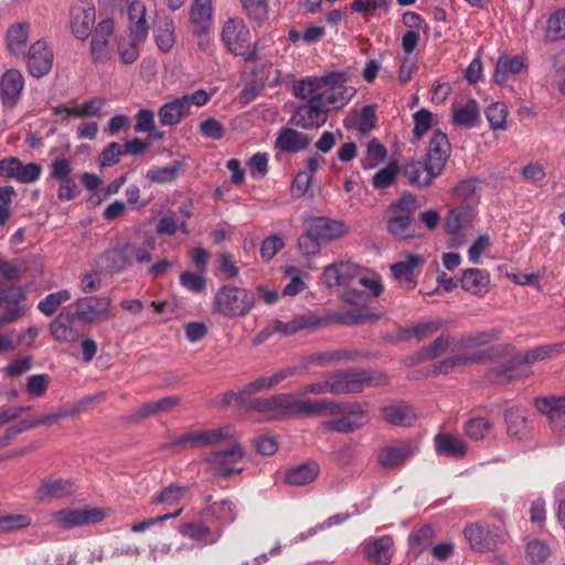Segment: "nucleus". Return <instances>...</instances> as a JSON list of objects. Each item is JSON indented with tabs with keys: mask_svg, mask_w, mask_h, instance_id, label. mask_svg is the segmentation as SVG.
Segmentation results:
<instances>
[{
	"mask_svg": "<svg viewBox=\"0 0 565 565\" xmlns=\"http://www.w3.org/2000/svg\"><path fill=\"white\" fill-rule=\"evenodd\" d=\"M347 72H329L322 76H309L292 85V94L302 100L290 121L302 129H316L328 120V114L343 108L355 95V88L348 86Z\"/></svg>",
	"mask_w": 565,
	"mask_h": 565,
	"instance_id": "obj_1",
	"label": "nucleus"
},
{
	"mask_svg": "<svg viewBox=\"0 0 565 565\" xmlns=\"http://www.w3.org/2000/svg\"><path fill=\"white\" fill-rule=\"evenodd\" d=\"M388 384V377L381 371L340 370L327 376L324 381L305 384L299 395H347L362 392L365 387H377Z\"/></svg>",
	"mask_w": 565,
	"mask_h": 565,
	"instance_id": "obj_2",
	"label": "nucleus"
},
{
	"mask_svg": "<svg viewBox=\"0 0 565 565\" xmlns=\"http://www.w3.org/2000/svg\"><path fill=\"white\" fill-rule=\"evenodd\" d=\"M417 199L411 193L403 194L392 203L385 214L386 230L397 241H411L420 237L415 212Z\"/></svg>",
	"mask_w": 565,
	"mask_h": 565,
	"instance_id": "obj_3",
	"label": "nucleus"
},
{
	"mask_svg": "<svg viewBox=\"0 0 565 565\" xmlns=\"http://www.w3.org/2000/svg\"><path fill=\"white\" fill-rule=\"evenodd\" d=\"M255 302L253 291L233 285H225L214 295L213 311L224 318L245 317L250 312Z\"/></svg>",
	"mask_w": 565,
	"mask_h": 565,
	"instance_id": "obj_4",
	"label": "nucleus"
},
{
	"mask_svg": "<svg viewBox=\"0 0 565 565\" xmlns=\"http://www.w3.org/2000/svg\"><path fill=\"white\" fill-rule=\"evenodd\" d=\"M221 36L228 51L234 55L242 56L248 63L259 60L260 47L257 42L252 47L249 46L250 32L242 19L227 20Z\"/></svg>",
	"mask_w": 565,
	"mask_h": 565,
	"instance_id": "obj_5",
	"label": "nucleus"
},
{
	"mask_svg": "<svg viewBox=\"0 0 565 565\" xmlns=\"http://www.w3.org/2000/svg\"><path fill=\"white\" fill-rule=\"evenodd\" d=\"M338 408L330 416L335 419L322 423L327 431L350 434L367 425L371 420L370 412L360 403L338 402Z\"/></svg>",
	"mask_w": 565,
	"mask_h": 565,
	"instance_id": "obj_6",
	"label": "nucleus"
},
{
	"mask_svg": "<svg viewBox=\"0 0 565 565\" xmlns=\"http://www.w3.org/2000/svg\"><path fill=\"white\" fill-rule=\"evenodd\" d=\"M504 345L510 347V350L504 354L495 355L493 360L505 359L507 361L489 370L487 375L488 381L494 385L507 384L526 377L532 373L530 369L525 367L521 353L515 352L511 344Z\"/></svg>",
	"mask_w": 565,
	"mask_h": 565,
	"instance_id": "obj_7",
	"label": "nucleus"
},
{
	"mask_svg": "<svg viewBox=\"0 0 565 565\" xmlns=\"http://www.w3.org/2000/svg\"><path fill=\"white\" fill-rule=\"evenodd\" d=\"M294 394L279 393L269 397L254 398L248 402V411L257 412L267 420H281L292 417Z\"/></svg>",
	"mask_w": 565,
	"mask_h": 565,
	"instance_id": "obj_8",
	"label": "nucleus"
},
{
	"mask_svg": "<svg viewBox=\"0 0 565 565\" xmlns=\"http://www.w3.org/2000/svg\"><path fill=\"white\" fill-rule=\"evenodd\" d=\"M106 513L99 508L62 509L52 514L55 525L62 530H71L76 526L96 524L103 521Z\"/></svg>",
	"mask_w": 565,
	"mask_h": 565,
	"instance_id": "obj_9",
	"label": "nucleus"
},
{
	"mask_svg": "<svg viewBox=\"0 0 565 565\" xmlns=\"http://www.w3.org/2000/svg\"><path fill=\"white\" fill-rule=\"evenodd\" d=\"M228 426L201 433H189L173 438L162 446L163 449H185L189 447L211 446L231 437Z\"/></svg>",
	"mask_w": 565,
	"mask_h": 565,
	"instance_id": "obj_10",
	"label": "nucleus"
},
{
	"mask_svg": "<svg viewBox=\"0 0 565 565\" xmlns=\"http://www.w3.org/2000/svg\"><path fill=\"white\" fill-rule=\"evenodd\" d=\"M463 535L477 552L493 551L503 543V534L498 527L483 526L480 523L467 525Z\"/></svg>",
	"mask_w": 565,
	"mask_h": 565,
	"instance_id": "obj_11",
	"label": "nucleus"
},
{
	"mask_svg": "<svg viewBox=\"0 0 565 565\" xmlns=\"http://www.w3.org/2000/svg\"><path fill=\"white\" fill-rule=\"evenodd\" d=\"M22 56L30 75L35 78L47 75L53 67L54 55L45 41H35Z\"/></svg>",
	"mask_w": 565,
	"mask_h": 565,
	"instance_id": "obj_12",
	"label": "nucleus"
},
{
	"mask_svg": "<svg viewBox=\"0 0 565 565\" xmlns=\"http://www.w3.org/2000/svg\"><path fill=\"white\" fill-rule=\"evenodd\" d=\"M110 305L109 297H83L76 300L74 315L83 323H97L108 319Z\"/></svg>",
	"mask_w": 565,
	"mask_h": 565,
	"instance_id": "obj_13",
	"label": "nucleus"
},
{
	"mask_svg": "<svg viewBox=\"0 0 565 565\" xmlns=\"http://www.w3.org/2000/svg\"><path fill=\"white\" fill-rule=\"evenodd\" d=\"M418 450L412 440H396L382 447L377 454V462L385 469H393L405 465Z\"/></svg>",
	"mask_w": 565,
	"mask_h": 565,
	"instance_id": "obj_14",
	"label": "nucleus"
},
{
	"mask_svg": "<svg viewBox=\"0 0 565 565\" xmlns=\"http://www.w3.org/2000/svg\"><path fill=\"white\" fill-rule=\"evenodd\" d=\"M508 350H510V347L494 345L472 354H458L441 361L435 366V369L438 373L448 374L455 369L462 367L468 364L487 362L495 355L504 354Z\"/></svg>",
	"mask_w": 565,
	"mask_h": 565,
	"instance_id": "obj_15",
	"label": "nucleus"
},
{
	"mask_svg": "<svg viewBox=\"0 0 565 565\" xmlns=\"http://www.w3.org/2000/svg\"><path fill=\"white\" fill-rule=\"evenodd\" d=\"M451 146L446 134L436 130L431 136L424 160L431 174L440 175L450 158Z\"/></svg>",
	"mask_w": 565,
	"mask_h": 565,
	"instance_id": "obj_16",
	"label": "nucleus"
},
{
	"mask_svg": "<svg viewBox=\"0 0 565 565\" xmlns=\"http://www.w3.org/2000/svg\"><path fill=\"white\" fill-rule=\"evenodd\" d=\"M361 267L352 262H335L324 267L321 280L328 287L345 286L355 282Z\"/></svg>",
	"mask_w": 565,
	"mask_h": 565,
	"instance_id": "obj_17",
	"label": "nucleus"
},
{
	"mask_svg": "<svg viewBox=\"0 0 565 565\" xmlns=\"http://www.w3.org/2000/svg\"><path fill=\"white\" fill-rule=\"evenodd\" d=\"M114 33V20H102L95 28L90 41V56L94 63H104L110 56L109 38Z\"/></svg>",
	"mask_w": 565,
	"mask_h": 565,
	"instance_id": "obj_18",
	"label": "nucleus"
},
{
	"mask_svg": "<svg viewBox=\"0 0 565 565\" xmlns=\"http://www.w3.org/2000/svg\"><path fill=\"white\" fill-rule=\"evenodd\" d=\"M473 216L475 211L469 205H460L449 211L445 221L446 232L452 235L449 247H458L462 244V237L458 234L471 224Z\"/></svg>",
	"mask_w": 565,
	"mask_h": 565,
	"instance_id": "obj_19",
	"label": "nucleus"
},
{
	"mask_svg": "<svg viewBox=\"0 0 565 565\" xmlns=\"http://www.w3.org/2000/svg\"><path fill=\"white\" fill-rule=\"evenodd\" d=\"M53 339L60 343H73L81 339L82 332L77 327L74 313H60L49 326Z\"/></svg>",
	"mask_w": 565,
	"mask_h": 565,
	"instance_id": "obj_20",
	"label": "nucleus"
},
{
	"mask_svg": "<svg viewBox=\"0 0 565 565\" xmlns=\"http://www.w3.org/2000/svg\"><path fill=\"white\" fill-rule=\"evenodd\" d=\"M77 492L76 484L68 479L43 480L35 491V499L40 502L68 498Z\"/></svg>",
	"mask_w": 565,
	"mask_h": 565,
	"instance_id": "obj_21",
	"label": "nucleus"
},
{
	"mask_svg": "<svg viewBox=\"0 0 565 565\" xmlns=\"http://www.w3.org/2000/svg\"><path fill=\"white\" fill-rule=\"evenodd\" d=\"M24 88V76L18 70L7 71L0 78V99L4 107H14Z\"/></svg>",
	"mask_w": 565,
	"mask_h": 565,
	"instance_id": "obj_22",
	"label": "nucleus"
},
{
	"mask_svg": "<svg viewBox=\"0 0 565 565\" xmlns=\"http://www.w3.org/2000/svg\"><path fill=\"white\" fill-rule=\"evenodd\" d=\"M534 406L547 417L553 429H565V395L539 397Z\"/></svg>",
	"mask_w": 565,
	"mask_h": 565,
	"instance_id": "obj_23",
	"label": "nucleus"
},
{
	"mask_svg": "<svg viewBox=\"0 0 565 565\" xmlns=\"http://www.w3.org/2000/svg\"><path fill=\"white\" fill-rule=\"evenodd\" d=\"M306 223L311 227V233L317 235L322 243L339 239L349 232L342 221L324 216H311Z\"/></svg>",
	"mask_w": 565,
	"mask_h": 565,
	"instance_id": "obj_24",
	"label": "nucleus"
},
{
	"mask_svg": "<svg viewBox=\"0 0 565 565\" xmlns=\"http://www.w3.org/2000/svg\"><path fill=\"white\" fill-rule=\"evenodd\" d=\"M380 416L383 422L397 427L412 426L417 419L414 408L405 402H396L382 407Z\"/></svg>",
	"mask_w": 565,
	"mask_h": 565,
	"instance_id": "obj_25",
	"label": "nucleus"
},
{
	"mask_svg": "<svg viewBox=\"0 0 565 565\" xmlns=\"http://www.w3.org/2000/svg\"><path fill=\"white\" fill-rule=\"evenodd\" d=\"M338 402L330 399H300L294 395V416H330L338 408Z\"/></svg>",
	"mask_w": 565,
	"mask_h": 565,
	"instance_id": "obj_26",
	"label": "nucleus"
},
{
	"mask_svg": "<svg viewBox=\"0 0 565 565\" xmlns=\"http://www.w3.org/2000/svg\"><path fill=\"white\" fill-rule=\"evenodd\" d=\"M181 404L177 395L166 396L159 401L142 404L131 414L132 422H141L148 417L170 413Z\"/></svg>",
	"mask_w": 565,
	"mask_h": 565,
	"instance_id": "obj_27",
	"label": "nucleus"
},
{
	"mask_svg": "<svg viewBox=\"0 0 565 565\" xmlns=\"http://www.w3.org/2000/svg\"><path fill=\"white\" fill-rule=\"evenodd\" d=\"M366 557L376 565H390L392 559L393 540L388 535L369 539L364 542Z\"/></svg>",
	"mask_w": 565,
	"mask_h": 565,
	"instance_id": "obj_28",
	"label": "nucleus"
},
{
	"mask_svg": "<svg viewBox=\"0 0 565 565\" xmlns=\"http://www.w3.org/2000/svg\"><path fill=\"white\" fill-rule=\"evenodd\" d=\"M401 174L411 185L427 188L438 174H431L426 161H409L401 167Z\"/></svg>",
	"mask_w": 565,
	"mask_h": 565,
	"instance_id": "obj_29",
	"label": "nucleus"
},
{
	"mask_svg": "<svg viewBox=\"0 0 565 565\" xmlns=\"http://www.w3.org/2000/svg\"><path fill=\"white\" fill-rule=\"evenodd\" d=\"M310 137L292 128H282L278 132L275 148L282 152L295 153L302 151L310 145Z\"/></svg>",
	"mask_w": 565,
	"mask_h": 565,
	"instance_id": "obj_30",
	"label": "nucleus"
},
{
	"mask_svg": "<svg viewBox=\"0 0 565 565\" xmlns=\"http://www.w3.org/2000/svg\"><path fill=\"white\" fill-rule=\"evenodd\" d=\"M459 281L461 288L472 295L482 297L489 291L490 276L482 269L468 268L463 270Z\"/></svg>",
	"mask_w": 565,
	"mask_h": 565,
	"instance_id": "obj_31",
	"label": "nucleus"
},
{
	"mask_svg": "<svg viewBox=\"0 0 565 565\" xmlns=\"http://www.w3.org/2000/svg\"><path fill=\"white\" fill-rule=\"evenodd\" d=\"M183 536L198 542L201 545L215 544L223 535V529L218 526L214 532L203 523H185L179 527Z\"/></svg>",
	"mask_w": 565,
	"mask_h": 565,
	"instance_id": "obj_32",
	"label": "nucleus"
},
{
	"mask_svg": "<svg viewBox=\"0 0 565 565\" xmlns=\"http://www.w3.org/2000/svg\"><path fill=\"white\" fill-rule=\"evenodd\" d=\"M29 38L30 24L28 22H19L9 26L6 35L9 52L14 56H22L26 52Z\"/></svg>",
	"mask_w": 565,
	"mask_h": 565,
	"instance_id": "obj_33",
	"label": "nucleus"
},
{
	"mask_svg": "<svg viewBox=\"0 0 565 565\" xmlns=\"http://www.w3.org/2000/svg\"><path fill=\"white\" fill-rule=\"evenodd\" d=\"M190 19L193 32L198 35L205 34L212 26V0H194Z\"/></svg>",
	"mask_w": 565,
	"mask_h": 565,
	"instance_id": "obj_34",
	"label": "nucleus"
},
{
	"mask_svg": "<svg viewBox=\"0 0 565 565\" xmlns=\"http://www.w3.org/2000/svg\"><path fill=\"white\" fill-rule=\"evenodd\" d=\"M146 8L141 2L134 1L128 7L129 38L143 42L148 35V24L145 19Z\"/></svg>",
	"mask_w": 565,
	"mask_h": 565,
	"instance_id": "obj_35",
	"label": "nucleus"
},
{
	"mask_svg": "<svg viewBox=\"0 0 565 565\" xmlns=\"http://www.w3.org/2000/svg\"><path fill=\"white\" fill-rule=\"evenodd\" d=\"M95 24V10L93 8L79 9L73 13L71 30L79 41H86L93 34Z\"/></svg>",
	"mask_w": 565,
	"mask_h": 565,
	"instance_id": "obj_36",
	"label": "nucleus"
},
{
	"mask_svg": "<svg viewBox=\"0 0 565 565\" xmlns=\"http://www.w3.org/2000/svg\"><path fill=\"white\" fill-rule=\"evenodd\" d=\"M525 67V63L522 56L502 54L495 63V70L493 74V81L497 84H503L507 82L510 75H518Z\"/></svg>",
	"mask_w": 565,
	"mask_h": 565,
	"instance_id": "obj_37",
	"label": "nucleus"
},
{
	"mask_svg": "<svg viewBox=\"0 0 565 565\" xmlns=\"http://www.w3.org/2000/svg\"><path fill=\"white\" fill-rule=\"evenodd\" d=\"M434 441L438 455L462 458L467 452L466 443L459 437L440 433L435 436Z\"/></svg>",
	"mask_w": 565,
	"mask_h": 565,
	"instance_id": "obj_38",
	"label": "nucleus"
},
{
	"mask_svg": "<svg viewBox=\"0 0 565 565\" xmlns=\"http://www.w3.org/2000/svg\"><path fill=\"white\" fill-rule=\"evenodd\" d=\"M102 398L103 394H99L98 396L95 397L84 398L74 405L63 406L55 413H51L40 417L41 426H51L53 424L58 423L62 419L75 416L79 414L82 411H84L89 404L94 402H99Z\"/></svg>",
	"mask_w": 565,
	"mask_h": 565,
	"instance_id": "obj_39",
	"label": "nucleus"
},
{
	"mask_svg": "<svg viewBox=\"0 0 565 565\" xmlns=\"http://www.w3.org/2000/svg\"><path fill=\"white\" fill-rule=\"evenodd\" d=\"M319 471V465L315 461L301 463L286 471L285 481L290 486H305L315 481Z\"/></svg>",
	"mask_w": 565,
	"mask_h": 565,
	"instance_id": "obj_40",
	"label": "nucleus"
},
{
	"mask_svg": "<svg viewBox=\"0 0 565 565\" xmlns=\"http://www.w3.org/2000/svg\"><path fill=\"white\" fill-rule=\"evenodd\" d=\"M423 264V259L416 255H407L405 260L395 263L391 266L392 275L395 279L407 284V288L415 286V269Z\"/></svg>",
	"mask_w": 565,
	"mask_h": 565,
	"instance_id": "obj_41",
	"label": "nucleus"
},
{
	"mask_svg": "<svg viewBox=\"0 0 565 565\" xmlns=\"http://www.w3.org/2000/svg\"><path fill=\"white\" fill-rule=\"evenodd\" d=\"M186 113V99L179 97L159 108V121L162 126H175Z\"/></svg>",
	"mask_w": 565,
	"mask_h": 565,
	"instance_id": "obj_42",
	"label": "nucleus"
},
{
	"mask_svg": "<svg viewBox=\"0 0 565 565\" xmlns=\"http://www.w3.org/2000/svg\"><path fill=\"white\" fill-rule=\"evenodd\" d=\"M480 116L479 105L475 99H470L466 105L452 107V124L463 128H472L477 125Z\"/></svg>",
	"mask_w": 565,
	"mask_h": 565,
	"instance_id": "obj_43",
	"label": "nucleus"
},
{
	"mask_svg": "<svg viewBox=\"0 0 565 565\" xmlns=\"http://www.w3.org/2000/svg\"><path fill=\"white\" fill-rule=\"evenodd\" d=\"M105 105V99L103 98H93L90 100L82 104L81 107L67 108L65 106H56L53 110L54 115H65V117L75 116V117H100L102 109Z\"/></svg>",
	"mask_w": 565,
	"mask_h": 565,
	"instance_id": "obj_44",
	"label": "nucleus"
},
{
	"mask_svg": "<svg viewBox=\"0 0 565 565\" xmlns=\"http://www.w3.org/2000/svg\"><path fill=\"white\" fill-rule=\"evenodd\" d=\"M564 351H565V342L554 343V344H545V345H541V347L534 348L532 350H529L524 353H521V358L523 360L525 367L530 369L531 364L539 362V361H544L547 359L556 358Z\"/></svg>",
	"mask_w": 565,
	"mask_h": 565,
	"instance_id": "obj_45",
	"label": "nucleus"
},
{
	"mask_svg": "<svg viewBox=\"0 0 565 565\" xmlns=\"http://www.w3.org/2000/svg\"><path fill=\"white\" fill-rule=\"evenodd\" d=\"M206 513L222 525L234 522L237 518L235 504L230 500L214 502L206 508Z\"/></svg>",
	"mask_w": 565,
	"mask_h": 565,
	"instance_id": "obj_46",
	"label": "nucleus"
},
{
	"mask_svg": "<svg viewBox=\"0 0 565 565\" xmlns=\"http://www.w3.org/2000/svg\"><path fill=\"white\" fill-rule=\"evenodd\" d=\"M551 556V547L540 539H533L525 545V558L530 565H544Z\"/></svg>",
	"mask_w": 565,
	"mask_h": 565,
	"instance_id": "obj_47",
	"label": "nucleus"
},
{
	"mask_svg": "<svg viewBox=\"0 0 565 565\" xmlns=\"http://www.w3.org/2000/svg\"><path fill=\"white\" fill-rule=\"evenodd\" d=\"M504 419L507 423V431L510 436L515 438H522V436L526 434V415L523 409H508L504 414Z\"/></svg>",
	"mask_w": 565,
	"mask_h": 565,
	"instance_id": "obj_48",
	"label": "nucleus"
},
{
	"mask_svg": "<svg viewBox=\"0 0 565 565\" xmlns=\"http://www.w3.org/2000/svg\"><path fill=\"white\" fill-rule=\"evenodd\" d=\"M239 2L249 20L257 25H263L268 19V0H239Z\"/></svg>",
	"mask_w": 565,
	"mask_h": 565,
	"instance_id": "obj_49",
	"label": "nucleus"
},
{
	"mask_svg": "<svg viewBox=\"0 0 565 565\" xmlns=\"http://www.w3.org/2000/svg\"><path fill=\"white\" fill-rule=\"evenodd\" d=\"M100 263L105 270L109 273H121L129 267L128 262L126 260L124 246L106 250L100 256Z\"/></svg>",
	"mask_w": 565,
	"mask_h": 565,
	"instance_id": "obj_50",
	"label": "nucleus"
},
{
	"mask_svg": "<svg viewBox=\"0 0 565 565\" xmlns=\"http://www.w3.org/2000/svg\"><path fill=\"white\" fill-rule=\"evenodd\" d=\"M435 532L431 525L426 524L413 532L409 537V548L415 555H419L433 542Z\"/></svg>",
	"mask_w": 565,
	"mask_h": 565,
	"instance_id": "obj_51",
	"label": "nucleus"
},
{
	"mask_svg": "<svg viewBox=\"0 0 565 565\" xmlns=\"http://www.w3.org/2000/svg\"><path fill=\"white\" fill-rule=\"evenodd\" d=\"M183 169V163L175 161L169 167H154L147 171L146 178L153 183H168L177 179L180 171Z\"/></svg>",
	"mask_w": 565,
	"mask_h": 565,
	"instance_id": "obj_52",
	"label": "nucleus"
},
{
	"mask_svg": "<svg viewBox=\"0 0 565 565\" xmlns=\"http://www.w3.org/2000/svg\"><path fill=\"white\" fill-rule=\"evenodd\" d=\"M545 38L552 42L565 39V9L550 15L546 22Z\"/></svg>",
	"mask_w": 565,
	"mask_h": 565,
	"instance_id": "obj_53",
	"label": "nucleus"
},
{
	"mask_svg": "<svg viewBox=\"0 0 565 565\" xmlns=\"http://www.w3.org/2000/svg\"><path fill=\"white\" fill-rule=\"evenodd\" d=\"M154 39L158 47L168 52L174 44V29L170 19L161 20L154 29Z\"/></svg>",
	"mask_w": 565,
	"mask_h": 565,
	"instance_id": "obj_54",
	"label": "nucleus"
},
{
	"mask_svg": "<svg viewBox=\"0 0 565 565\" xmlns=\"http://www.w3.org/2000/svg\"><path fill=\"white\" fill-rule=\"evenodd\" d=\"M25 298L24 289L15 285H6L0 281V308H21L19 305Z\"/></svg>",
	"mask_w": 565,
	"mask_h": 565,
	"instance_id": "obj_55",
	"label": "nucleus"
},
{
	"mask_svg": "<svg viewBox=\"0 0 565 565\" xmlns=\"http://www.w3.org/2000/svg\"><path fill=\"white\" fill-rule=\"evenodd\" d=\"M492 424L486 417H473L466 422L463 426L465 435L471 440H482L490 431Z\"/></svg>",
	"mask_w": 565,
	"mask_h": 565,
	"instance_id": "obj_56",
	"label": "nucleus"
},
{
	"mask_svg": "<svg viewBox=\"0 0 565 565\" xmlns=\"http://www.w3.org/2000/svg\"><path fill=\"white\" fill-rule=\"evenodd\" d=\"M71 292L67 289H63L56 292H52L43 298L39 305L38 309L45 316H53L58 307L71 299Z\"/></svg>",
	"mask_w": 565,
	"mask_h": 565,
	"instance_id": "obj_57",
	"label": "nucleus"
},
{
	"mask_svg": "<svg viewBox=\"0 0 565 565\" xmlns=\"http://www.w3.org/2000/svg\"><path fill=\"white\" fill-rule=\"evenodd\" d=\"M244 457L243 448L235 445L228 449L212 452L207 457V461L212 466L225 467L230 463H235Z\"/></svg>",
	"mask_w": 565,
	"mask_h": 565,
	"instance_id": "obj_58",
	"label": "nucleus"
},
{
	"mask_svg": "<svg viewBox=\"0 0 565 565\" xmlns=\"http://www.w3.org/2000/svg\"><path fill=\"white\" fill-rule=\"evenodd\" d=\"M500 338V331L497 329H488L463 337L459 344L461 348H476L487 345Z\"/></svg>",
	"mask_w": 565,
	"mask_h": 565,
	"instance_id": "obj_59",
	"label": "nucleus"
},
{
	"mask_svg": "<svg viewBox=\"0 0 565 565\" xmlns=\"http://www.w3.org/2000/svg\"><path fill=\"white\" fill-rule=\"evenodd\" d=\"M507 116H508L507 106L500 102L491 104L486 109V118L489 121L491 129H493V130L505 129Z\"/></svg>",
	"mask_w": 565,
	"mask_h": 565,
	"instance_id": "obj_60",
	"label": "nucleus"
},
{
	"mask_svg": "<svg viewBox=\"0 0 565 565\" xmlns=\"http://www.w3.org/2000/svg\"><path fill=\"white\" fill-rule=\"evenodd\" d=\"M449 345H450L449 337L441 334L433 343L423 348L417 353V360L419 362L433 360V359L437 358L438 355H440L441 353H444L449 348Z\"/></svg>",
	"mask_w": 565,
	"mask_h": 565,
	"instance_id": "obj_61",
	"label": "nucleus"
},
{
	"mask_svg": "<svg viewBox=\"0 0 565 565\" xmlns=\"http://www.w3.org/2000/svg\"><path fill=\"white\" fill-rule=\"evenodd\" d=\"M141 42L131 38H120L118 42V54L124 64H132L139 57V44Z\"/></svg>",
	"mask_w": 565,
	"mask_h": 565,
	"instance_id": "obj_62",
	"label": "nucleus"
},
{
	"mask_svg": "<svg viewBox=\"0 0 565 565\" xmlns=\"http://www.w3.org/2000/svg\"><path fill=\"white\" fill-rule=\"evenodd\" d=\"M31 525V518L26 514L0 515V533L13 532Z\"/></svg>",
	"mask_w": 565,
	"mask_h": 565,
	"instance_id": "obj_63",
	"label": "nucleus"
},
{
	"mask_svg": "<svg viewBox=\"0 0 565 565\" xmlns=\"http://www.w3.org/2000/svg\"><path fill=\"white\" fill-rule=\"evenodd\" d=\"M398 173L401 168L396 163H390L373 175L372 185L375 189H385L393 184Z\"/></svg>",
	"mask_w": 565,
	"mask_h": 565,
	"instance_id": "obj_64",
	"label": "nucleus"
}]
</instances>
